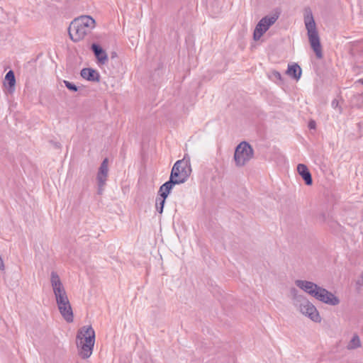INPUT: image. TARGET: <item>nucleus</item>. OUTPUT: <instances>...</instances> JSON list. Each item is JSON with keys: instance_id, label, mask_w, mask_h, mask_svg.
Here are the masks:
<instances>
[{"instance_id": "f257e3e1", "label": "nucleus", "mask_w": 363, "mask_h": 363, "mask_svg": "<svg viewBox=\"0 0 363 363\" xmlns=\"http://www.w3.org/2000/svg\"><path fill=\"white\" fill-rule=\"evenodd\" d=\"M295 284L303 291L322 303L333 306L340 303L339 298L335 294L312 281L296 280Z\"/></svg>"}, {"instance_id": "f03ea898", "label": "nucleus", "mask_w": 363, "mask_h": 363, "mask_svg": "<svg viewBox=\"0 0 363 363\" xmlns=\"http://www.w3.org/2000/svg\"><path fill=\"white\" fill-rule=\"evenodd\" d=\"M95 26V20L89 16L75 18L69 25L68 33L71 40L79 42L91 33Z\"/></svg>"}, {"instance_id": "7ed1b4c3", "label": "nucleus", "mask_w": 363, "mask_h": 363, "mask_svg": "<svg viewBox=\"0 0 363 363\" xmlns=\"http://www.w3.org/2000/svg\"><path fill=\"white\" fill-rule=\"evenodd\" d=\"M95 342V332L91 325L83 326L77 334V347L82 359L89 358L92 354Z\"/></svg>"}, {"instance_id": "20e7f679", "label": "nucleus", "mask_w": 363, "mask_h": 363, "mask_svg": "<svg viewBox=\"0 0 363 363\" xmlns=\"http://www.w3.org/2000/svg\"><path fill=\"white\" fill-rule=\"evenodd\" d=\"M304 23L308 33L310 45L318 59L323 57L322 48L316 25L310 8L305 9Z\"/></svg>"}, {"instance_id": "39448f33", "label": "nucleus", "mask_w": 363, "mask_h": 363, "mask_svg": "<svg viewBox=\"0 0 363 363\" xmlns=\"http://www.w3.org/2000/svg\"><path fill=\"white\" fill-rule=\"evenodd\" d=\"M191 172L190 158L185 155L182 160H178L174 163L170 177L180 184L184 183L188 179Z\"/></svg>"}, {"instance_id": "423d86ee", "label": "nucleus", "mask_w": 363, "mask_h": 363, "mask_svg": "<svg viewBox=\"0 0 363 363\" xmlns=\"http://www.w3.org/2000/svg\"><path fill=\"white\" fill-rule=\"evenodd\" d=\"M296 301L299 303L298 308L300 312L308 317L311 320L315 323L321 321V317L316 307L308 299L302 296H296Z\"/></svg>"}, {"instance_id": "0eeeda50", "label": "nucleus", "mask_w": 363, "mask_h": 363, "mask_svg": "<svg viewBox=\"0 0 363 363\" xmlns=\"http://www.w3.org/2000/svg\"><path fill=\"white\" fill-rule=\"evenodd\" d=\"M253 156V149L247 142L240 143L235 150L234 160L237 166L245 164Z\"/></svg>"}, {"instance_id": "6e6552de", "label": "nucleus", "mask_w": 363, "mask_h": 363, "mask_svg": "<svg viewBox=\"0 0 363 363\" xmlns=\"http://www.w3.org/2000/svg\"><path fill=\"white\" fill-rule=\"evenodd\" d=\"M278 15L267 16L263 17L257 24L253 33V38L258 40L262 35L273 25L278 19Z\"/></svg>"}, {"instance_id": "1a4fd4ad", "label": "nucleus", "mask_w": 363, "mask_h": 363, "mask_svg": "<svg viewBox=\"0 0 363 363\" xmlns=\"http://www.w3.org/2000/svg\"><path fill=\"white\" fill-rule=\"evenodd\" d=\"M91 50L99 64L105 65L108 62V55L105 50L99 44L92 43Z\"/></svg>"}, {"instance_id": "9d476101", "label": "nucleus", "mask_w": 363, "mask_h": 363, "mask_svg": "<svg viewBox=\"0 0 363 363\" xmlns=\"http://www.w3.org/2000/svg\"><path fill=\"white\" fill-rule=\"evenodd\" d=\"M108 172V159L105 158L99 169V172L96 176L97 183L100 184V186H104L107 179Z\"/></svg>"}, {"instance_id": "9b49d317", "label": "nucleus", "mask_w": 363, "mask_h": 363, "mask_svg": "<svg viewBox=\"0 0 363 363\" xmlns=\"http://www.w3.org/2000/svg\"><path fill=\"white\" fill-rule=\"evenodd\" d=\"M57 307L63 318L67 323H72L74 320V315L70 303H65V305H60L57 306Z\"/></svg>"}, {"instance_id": "f8f14e48", "label": "nucleus", "mask_w": 363, "mask_h": 363, "mask_svg": "<svg viewBox=\"0 0 363 363\" xmlns=\"http://www.w3.org/2000/svg\"><path fill=\"white\" fill-rule=\"evenodd\" d=\"M81 77L89 82H98L100 80L99 73L92 68H83L80 72Z\"/></svg>"}, {"instance_id": "ddd939ff", "label": "nucleus", "mask_w": 363, "mask_h": 363, "mask_svg": "<svg viewBox=\"0 0 363 363\" xmlns=\"http://www.w3.org/2000/svg\"><path fill=\"white\" fill-rule=\"evenodd\" d=\"M297 171L306 185L310 186L313 184L311 174L306 164H298L297 166Z\"/></svg>"}, {"instance_id": "4468645a", "label": "nucleus", "mask_w": 363, "mask_h": 363, "mask_svg": "<svg viewBox=\"0 0 363 363\" xmlns=\"http://www.w3.org/2000/svg\"><path fill=\"white\" fill-rule=\"evenodd\" d=\"M179 184L177 181L174 180L172 177H169V179L164 183L159 189V196H161L164 198H167L171 190L174 187V185Z\"/></svg>"}, {"instance_id": "2eb2a0df", "label": "nucleus", "mask_w": 363, "mask_h": 363, "mask_svg": "<svg viewBox=\"0 0 363 363\" xmlns=\"http://www.w3.org/2000/svg\"><path fill=\"white\" fill-rule=\"evenodd\" d=\"M286 73L293 79L298 80L301 78L302 71L298 64L294 63L288 65Z\"/></svg>"}, {"instance_id": "dca6fc26", "label": "nucleus", "mask_w": 363, "mask_h": 363, "mask_svg": "<svg viewBox=\"0 0 363 363\" xmlns=\"http://www.w3.org/2000/svg\"><path fill=\"white\" fill-rule=\"evenodd\" d=\"M53 293L55 294L57 306L65 305V303L69 302L65 288L61 289H57L53 291Z\"/></svg>"}, {"instance_id": "f3484780", "label": "nucleus", "mask_w": 363, "mask_h": 363, "mask_svg": "<svg viewBox=\"0 0 363 363\" xmlns=\"http://www.w3.org/2000/svg\"><path fill=\"white\" fill-rule=\"evenodd\" d=\"M50 282L52 287L53 291L57 289H64V286L61 282L59 275L55 272H52L50 274Z\"/></svg>"}, {"instance_id": "a211bd4d", "label": "nucleus", "mask_w": 363, "mask_h": 363, "mask_svg": "<svg viewBox=\"0 0 363 363\" xmlns=\"http://www.w3.org/2000/svg\"><path fill=\"white\" fill-rule=\"evenodd\" d=\"M167 198L159 196L156 198L155 206L159 213H162Z\"/></svg>"}, {"instance_id": "6ab92c4d", "label": "nucleus", "mask_w": 363, "mask_h": 363, "mask_svg": "<svg viewBox=\"0 0 363 363\" xmlns=\"http://www.w3.org/2000/svg\"><path fill=\"white\" fill-rule=\"evenodd\" d=\"M5 79L8 82L10 88L14 87L16 84V78L14 72L12 70H10L6 73Z\"/></svg>"}, {"instance_id": "aec40b11", "label": "nucleus", "mask_w": 363, "mask_h": 363, "mask_svg": "<svg viewBox=\"0 0 363 363\" xmlns=\"http://www.w3.org/2000/svg\"><path fill=\"white\" fill-rule=\"evenodd\" d=\"M359 347H360V340L357 335H354L348 343L347 348L349 350H353Z\"/></svg>"}, {"instance_id": "412c9836", "label": "nucleus", "mask_w": 363, "mask_h": 363, "mask_svg": "<svg viewBox=\"0 0 363 363\" xmlns=\"http://www.w3.org/2000/svg\"><path fill=\"white\" fill-rule=\"evenodd\" d=\"M64 84H65V86L70 91H74V92H76L78 91V87L73 83L69 82V81H67V80H64L63 81Z\"/></svg>"}, {"instance_id": "4be33fe9", "label": "nucleus", "mask_w": 363, "mask_h": 363, "mask_svg": "<svg viewBox=\"0 0 363 363\" xmlns=\"http://www.w3.org/2000/svg\"><path fill=\"white\" fill-rule=\"evenodd\" d=\"M271 78L272 80H274L276 82L277 81H279V82L282 81L281 74L277 71H273L272 72Z\"/></svg>"}, {"instance_id": "5701e85b", "label": "nucleus", "mask_w": 363, "mask_h": 363, "mask_svg": "<svg viewBox=\"0 0 363 363\" xmlns=\"http://www.w3.org/2000/svg\"><path fill=\"white\" fill-rule=\"evenodd\" d=\"M331 106L333 108H337L339 107V101L337 99H334L332 101Z\"/></svg>"}, {"instance_id": "b1692460", "label": "nucleus", "mask_w": 363, "mask_h": 363, "mask_svg": "<svg viewBox=\"0 0 363 363\" xmlns=\"http://www.w3.org/2000/svg\"><path fill=\"white\" fill-rule=\"evenodd\" d=\"M308 127L310 129H314L315 128V122L314 121H311L308 123Z\"/></svg>"}, {"instance_id": "393cba45", "label": "nucleus", "mask_w": 363, "mask_h": 363, "mask_svg": "<svg viewBox=\"0 0 363 363\" xmlns=\"http://www.w3.org/2000/svg\"><path fill=\"white\" fill-rule=\"evenodd\" d=\"M357 284L359 286H363V271L361 275V278L357 281Z\"/></svg>"}, {"instance_id": "a878e982", "label": "nucleus", "mask_w": 363, "mask_h": 363, "mask_svg": "<svg viewBox=\"0 0 363 363\" xmlns=\"http://www.w3.org/2000/svg\"><path fill=\"white\" fill-rule=\"evenodd\" d=\"M104 186H100V184L98 183V194H101L104 190Z\"/></svg>"}, {"instance_id": "bb28decb", "label": "nucleus", "mask_w": 363, "mask_h": 363, "mask_svg": "<svg viewBox=\"0 0 363 363\" xmlns=\"http://www.w3.org/2000/svg\"><path fill=\"white\" fill-rule=\"evenodd\" d=\"M116 56V52H112L111 53V57H114Z\"/></svg>"}]
</instances>
